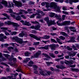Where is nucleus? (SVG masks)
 <instances>
[{"label":"nucleus","instance_id":"nucleus-1","mask_svg":"<svg viewBox=\"0 0 79 79\" xmlns=\"http://www.w3.org/2000/svg\"><path fill=\"white\" fill-rule=\"evenodd\" d=\"M19 13L15 14L16 15H17V16H18L15 19L17 21H20V20H21V19L19 15H22V14H23L24 13L26 14H27V13H28V12L27 11H25V10L21 9L19 10Z\"/></svg>","mask_w":79,"mask_h":79},{"label":"nucleus","instance_id":"nucleus-2","mask_svg":"<svg viewBox=\"0 0 79 79\" xmlns=\"http://www.w3.org/2000/svg\"><path fill=\"white\" fill-rule=\"evenodd\" d=\"M50 7L52 9H56L59 12H61L60 7H58L56 5V4L55 2H52L50 4Z\"/></svg>","mask_w":79,"mask_h":79},{"label":"nucleus","instance_id":"nucleus-3","mask_svg":"<svg viewBox=\"0 0 79 79\" xmlns=\"http://www.w3.org/2000/svg\"><path fill=\"white\" fill-rule=\"evenodd\" d=\"M12 40H14L16 42H18L19 44H26L27 43V41H23V40L21 38H19L18 37H14L12 38Z\"/></svg>","mask_w":79,"mask_h":79},{"label":"nucleus","instance_id":"nucleus-4","mask_svg":"<svg viewBox=\"0 0 79 79\" xmlns=\"http://www.w3.org/2000/svg\"><path fill=\"white\" fill-rule=\"evenodd\" d=\"M44 20L47 22V23L48 24V26H50V25H52V24H54V25L55 24L54 21H51L49 22V18L48 17L45 18L44 19Z\"/></svg>","mask_w":79,"mask_h":79},{"label":"nucleus","instance_id":"nucleus-5","mask_svg":"<svg viewBox=\"0 0 79 79\" xmlns=\"http://www.w3.org/2000/svg\"><path fill=\"white\" fill-rule=\"evenodd\" d=\"M61 21L59 20V21H58L57 22V24L58 26H64V25H69L70 24V21H65L64 22L60 23V21Z\"/></svg>","mask_w":79,"mask_h":79},{"label":"nucleus","instance_id":"nucleus-6","mask_svg":"<svg viewBox=\"0 0 79 79\" xmlns=\"http://www.w3.org/2000/svg\"><path fill=\"white\" fill-rule=\"evenodd\" d=\"M5 24H8V25H10V24H12V25L14 26H16V27H19V25H18L17 23H14L13 22H10V21H8L5 22Z\"/></svg>","mask_w":79,"mask_h":79},{"label":"nucleus","instance_id":"nucleus-7","mask_svg":"<svg viewBox=\"0 0 79 79\" xmlns=\"http://www.w3.org/2000/svg\"><path fill=\"white\" fill-rule=\"evenodd\" d=\"M29 35L31 37L37 40H40V39H43V38H42V37H38L37 36H36L32 34H30Z\"/></svg>","mask_w":79,"mask_h":79},{"label":"nucleus","instance_id":"nucleus-8","mask_svg":"<svg viewBox=\"0 0 79 79\" xmlns=\"http://www.w3.org/2000/svg\"><path fill=\"white\" fill-rule=\"evenodd\" d=\"M13 2L14 3L15 5H16L18 7L19 6H22L23 5L22 4V3L21 2V1H19V2L16 1L15 0H13Z\"/></svg>","mask_w":79,"mask_h":79},{"label":"nucleus","instance_id":"nucleus-9","mask_svg":"<svg viewBox=\"0 0 79 79\" xmlns=\"http://www.w3.org/2000/svg\"><path fill=\"white\" fill-rule=\"evenodd\" d=\"M2 3L5 6V7H7V8H10V7H11V4H9V5H7V2L5 1L2 0Z\"/></svg>","mask_w":79,"mask_h":79},{"label":"nucleus","instance_id":"nucleus-10","mask_svg":"<svg viewBox=\"0 0 79 79\" xmlns=\"http://www.w3.org/2000/svg\"><path fill=\"white\" fill-rule=\"evenodd\" d=\"M36 15H38V16L37 17V18L38 19H40V18H41V16H40V15L39 14H33L32 15H31L30 16V18H34V16Z\"/></svg>","mask_w":79,"mask_h":79},{"label":"nucleus","instance_id":"nucleus-11","mask_svg":"<svg viewBox=\"0 0 79 79\" xmlns=\"http://www.w3.org/2000/svg\"><path fill=\"white\" fill-rule=\"evenodd\" d=\"M75 38L73 37H72L71 38V40L67 41V42H76V41H75Z\"/></svg>","mask_w":79,"mask_h":79},{"label":"nucleus","instance_id":"nucleus-12","mask_svg":"<svg viewBox=\"0 0 79 79\" xmlns=\"http://www.w3.org/2000/svg\"><path fill=\"white\" fill-rule=\"evenodd\" d=\"M3 36H4V35L3 34H0V41L3 42L4 40V39L3 38Z\"/></svg>","mask_w":79,"mask_h":79},{"label":"nucleus","instance_id":"nucleus-13","mask_svg":"<svg viewBox=\"0 0 79 79\" xmlns=\"http://www.w3.org/2000/svg\"><path fill=\"white\" fill-rule=\"evenodd\" d=\"M40 73L43 76H47V74L45 73V72L43 71V69H41V71L40 72Z\"/></svg>","mask_w":79,"mask_h":79},{"label":"nucleus","instance_id":"nucleus-14","mask_svg":"<svg viewBox=\"0 0 79 79\" xmlns=\"http://www.w3.org/2000/svg\"><path fill=\"white\" fill-rule=\"evenodd\" d=\"M25 35V37H27V34H24L23 33H20L19 34V37H23V35Z\"/></svg>","mask_w":79,"mask_h":79},{"label":"nucleus","instance_id":"nucleus-15","mask_svg":"<svg viewBox=\"0 0 79 79\" xmlns=\"http://www.w3.org/2000/svg\"><path fill=\"white\" fill-rule=\"evenodd\" d=\"M23 25H25V26H31V24L29 23V22H25L23 23Z\"/></svg>","mask_w":79,"mask_h":79},{"label":"nucleus","instance_id":"nucleus-16","mask_svg":"<svg viewBox=\"0 0 79 79\" xmlns=\"http://www.w3.org/2000/svg\"><path fill=\"white\" fill-rule=\"evenodd\" d=\"M55 18H56V19H58L60 21H62V19H61V17L58 16V15H55Z\"/></svg>","mask_w":79,"mask_h":79},{"label":"nucleus","instance_id":"nucleus-17","mask_svg":"<svg viewBox=\"0 0 79 79\" xmlns=\"http://www.w3.org/2000/svg\"><path fill=\"white\" fill-rule=\"evenodd\" d=\"M69 2L70 3H71V2L77 3V2H79V0H70Z\"/></svg>","mask_w":79,"mask_h":79},{"label":"nucleus","instance_id":"nucleus-18","mask_svg":"<svg viewBox=\"0 0 79 79\" xmlns=\"http://www.w3.org/2000/svg\"><path fill=\"white\" fill-rule=\"evenodd\" d=\"M32 64H34V62L31 61L29 62V66L30 67H31L32 66Z\"/></svg>","mask_w":79,"mask_h":79},{"label":"nucleus","instance_id":"nucleus-19","mask_svg":"<svg viewBox=\"0 0 79 79\" xmlns=\"http://www.w3.org/2000/svg\"><path fill=\"white\" fill-rule=\"evenodd\" d=\"M69 55L70 56H74L76 55V53L74 52L71 53V52H69Z\"/></svg>","mask_w":79,"mask_h":79},{"label":"nucleus","instance_id":"nucleus-20","mask_svg":"<svg viewBox=\"0 0 79 79\" xmlns=\"http://www.w3.org/2000/svg\"><path fill=\"white\" fill-rule=\"evenodd\" d=\"M56 40L58 42L59 44H63V43L62 42H61V40L60 39H58V38H56Z\"/></svg>","mask_w":79,"mask_h":79},{"label":"nucleus","instance_id":"nucleus-21","mask_svg":"<svg viewBox=\"0 0 79 79\" xmlns=\"http://www.w3.org/2000/svg\"><path fill=\"white\" fill-rule=\"evenodd\" d=\"M40 27V25H37L35 27V29L38 30Z\"/></svg>","mask_w":79,"mask_h":79},{"label":"nucleus","instance_id":"nucleus-22","mask_svg":"<svg viewBox=\"0 0 79 79\" xmlns=\"http://www.w3.org/2000/svg\"><path fill=\"white\" fill-rule=\"evenodd\" d=\"M43 55H44L45 57L46 58H50V57L48 56L47 54H46L44 53L42 54Z\"/></svg>","mask_w":79,"mask_h":79},{"label":"nucleus","instance_id":"nucleus-23","mask_svg":"<svg viewBox=\"0 0 79 79\" xmlns=\"http://www.w3.org/2000/svg\"><path fill=\"white\" fill-rule=\"evenodd\" d=\"M63 59H64V57H62L61 58L56 59L55 60V61H58V62L60 60H63Z\"/></svg>","mask_w":79,"mask_h":79},{"label":"nucleus","instance_id":"nucleus-24","mask_svg":"<svg viewBox=\"0 0 79 79\" xmlns=\"http://www.w3.org/2000/svg\"><path fill=\"white\" fill-rule=\"evenodd\" d=\"M41 54V52L40 51H39L38 52L36 53V55L37 56L36 57H37L39 55H40Z\"/></svg>","mask_w":79,"mask_h":79},{"label":"nucleus","instance_id":"nucleus-25","mask_svg":"<svg viewBox=\"0 0 79 79\" xmlns=\"http://www.w3.org/2000/svg\"><path fill=\"white\" fill-rule=\"evenodd\" d=\"M55 15V14L53 13H50V16L51 18H53Z\"/></svg>","mask_w":79,"mask_h":79},{"label":"nucleus","instance_id":"nucleus-26","mask_svg":"<svg viewBox=\"0 0 79 79\" xmlns=\"http://www.w3.org/2000/svg\"><path fill=\"white\" fill-rule=\"evenodd\" d=\"M44 38L45 39H48L50 38V36L45 35L44 36Z\"/></svg>","mask_w":79,"mask_h":79},{"label":"nucleus","instance_id":"nucleus-27","mask_svg":"<svg viewBox=\"0 0 79 79\" xmlns=\"http://www.w3.org/2000/svg\"><path fill=\"white\" fill-rule=\"evenodd\" d=\"M4 56H5V57L6 58V59H8V58L9 56H10V55L8 54H4Z\"/></svg>","mask_w":79,"mask_h":79},{"label":"nucleus","instance_id":"nucleus-28","mask_svg":"<svg viewBox=\"0 0 79 79\" xmlns=\"http://www.w3.org/2000/svg\"><path fill=\"white\" fill-rule=\"evenodd\" d=\"M16 34H17V32H16V31L12 32L11 33V35H16Z\"/></svg>","mask_w":79,"mask_h":79},{"label":"nucleus","instance_id":"nucleus-29","mask_svg":"<svg viewBox=\"0 0 79 79\" xmlns=\"http://www.w3.org/2000/svg\"><path fill=\"white\" fill-rule=\"evenodd\" d=\"M60 35H66V33L64 32H60Z\"/></svg>","mask_w":79,"mask_h":79},{"label":"nucleus","instance_id":"nucleus-30","mask_svg":"<svg viewBox=\"0 0 79 79\" xmlns=\"http://www.w3.org/2000/svg\"><path fill=\"white\" fill-rule=\"evenodd\" d=\"M49 55L51 56L52 57V58H55V56L53 55V54L52 53H50Z\"/></svg>","mask_w":79,"mask_h":79},{"label":"nucleus","instance_id":"nucleus-31","mask_svg":"<svg viewBox=\"0 0 79 79\" xmlns=\"http://www.w3.org/2000/svg\"><path fill=\"white\" fill-rule=\"evenodd\" d=\"M25 55L26 56H29V55H30V53L27 52L25 53Z\"/></svg>","mask_w":79,"mask_h":79},{"label":"nucleus","instance_id":"nucleus-32","mask_svg":"<svg viewBox=\"0 0 79 79\" xmlns=\"http://www.w3.org/2000/svg\"><path fill=\"white\" fill-rule=\"evenodd\" d=\"M45 4L46 5V8H49L50 7V6L48 5V2H45Z\"/></svg>","mask_w":79,"mask_h":79},{"label":"nucleus","instance_id":"nucleus-33","mask_svg":"<svg viewBox=\"0 0 79 79\" xmlns=\"http://www.w3.org/2000/svg\"><path fill=\"white\" fill-rule=\"evenodd\" d=\"M59 38L60 39H61V40H64L65 39V38H64V37L63 36H60L59 37Z\"/></svg>","mask_w":79,"mask_h":79},{"label":"nucleus","instance_id":"nucleus-34","mask_svg":"<svg viewBox=\"0 0 79 79\" xmlns=\"http://www.w3.org/2000/svg\"><path fill=\"white\" fill-rule=\"evenodd\" d=\"M41 48H43L45 50H47L48 49V47L47 46H45L44 47H41Z\"/></svg>","mask_w":79,"mask_h":79},{"label":"nucleus","instance_id":"nucleus-35","mask_svg":"<svg viewBox=\"0 0 79 79\" xmlns=\"http://www.w3.org/2000/svg\"><path fill=\"white\" fill-rule=\"evenodd\" d=\"M56 68H59V69H63V67L62 66H60L59 65H57L56 66Z\"/></svg>","mask_w":79,"mask_h":79},{"label":"nucleus","instance_id":"nucleus-36","mask_svg":"<svg viewBox=\"0 0 79 79\" xmlns=\"http://www.w3.org/2000/svg\"><path fill=\"white\" fill-rule=\"evenodd\" d=\"M46 63L48 66H50V64H53V62H47Z\"/></svg>","mask_w":79,"mask_h":79},{"label":"nucleus","instance_id":"nucleus-37","mask_svg":"<svg viewBox=\"0 0 79 79\" xmlns=\"http://www.w3.org/2000/svg\"><path fill=\"white\" fill-rule=\"evenodd\" d=\"M51 40L52 42H54V43H57V42L55 40L53 39H51Z\"/></svg>","mask_w":79,"mask_h":79},{"label":"nucleus","instance_id":"nucleus-38","mask_svg":"<svg viewBox=\"0 0 79 79\" xmlns=\"http://www.w3.org/2000/svg\"><path fill=\"white\" fill-rule=\"evenodd\" d=\"M39 42H35L34 43V44L35 45H39Z\"/></svg>","mask_w":79,"mask_h":79},{"label":"nucleus","instance_id":"nucleus-39","mask_svg":"<svg viewBox=\"0 0 79 79\" xmlns=\"http://www.w3.org/2000/svg\"><path fill=\"white\" fill-rule=\"evenodd\" d=\"M1 29H3V30H8V28L6 27H1Z\"/></svg>","mask_w":79,"mask_h":79},{"label":"nucleus","instance_id":"nucleus-40","mask_svg":"<svg viewBox=\"0 0 79 79\" xmlns=\"http://www.w3.org/2000/svg\"><path fill=\"white\" fill-rule=\"evenodd\" d=\"M27 11H28V12H30L29 13L30 14L31 13H32V12H31V11H32V9H28L27 10Z\"/></svg>","mask_w":79,"mask_h":79},{"label":"nucleus","instance_id":"nucleus-41","mask_svg":"<svg viewBox=\"0 0 79 79\" xmlns=\"http://www.w3.org/2000/svg\"><path fill=\"white\" fill-rule=\"evenodd\" d=\"M29 50L30 51H32V50H35V48H29Z\"/></svg>","mask_w":79,"mask_h":79},{"label":"nucleus","instance_id":"nucleus-42","mask_svg":"<svg viewBox=\"0 0 79 79\" xmlns=\"http://www.w3.org/2000/svg\"><path fill=\"white\" fill-rule=\"evenodd\" d=\"M31 23H32L33 24H37V23H38V22L36 21L35 22L31 21Z\"/></svg>","mask_w":79,"mask_h":79},{"label":"nucleus","instance_id":"nucleus-43","mask_svg":"<svg viewBox=\"0 0 79 79\" xmlns=\"http://www.w3.org/2000/svg\"><path fill=\"white\" fill-rule=\"evenodd\" d=\"M26 60H25V61H27H27H29V60H30L31 59H30V58H26Z\"/></svg>","mask_w":79,"mask_h":79},{"label":"nucleus","instance_id":"nucleus-44","mask_svg":"<svg viewBox=\"0 0 79 79\" xmlns=\"http://www.w3.org/2000/svg\"><path fill=\"white\" fill-rule=\"evenodd\" d=\"M16 71H17V72H21V70L20 69H18L17 70H16Z\"/></svg>","mask_w":79,"mask_h":79},{"label":"nucleus","instance_id":"nucleus-45","mask_svg":"<svg viewBox=\"0 0 79 79\" xmlns=\"http://www.w3.org/2000/svg\"><path fill=\"white\" fill-rule=\"evenodd\" d=\"M67 48L69 50H72L73 49H72V48H69V47L68 46Z\"/></svg>","mask_w":79,"mask_h":79},{"label":"nucleus","instance_id":"nucleus-46","mask_svg":"<svg viewBox=\"0 0 79 79\" xmlns=\"http://www.w3.org/2000/svg\"><path fill=\"white\" fill-rule=\"evenodd\" d=\"M5 34L6 35H10V34L7 32H5Z\"/></svg>","mask_w":79,"mask_h":79},{"label":"nucleus","instance_id":"nucleus-47","mask_svg":"<svg viewBox=\"0 0 79 79\" xmlns=\"http://www.w3.org/2000/svg\"><path fill=\"white\" fill-rule=\"evenodd\" d=\"M62 19H63V20H64V18H65V17H66V16L64 15H63L62 16Z\"/></svg>","mask_w":79,"mask_h":79},{"label":"nucleus","instance_id":"nucleus-48","mask_svg":"<svg viewBox=\"0 0 79 79\" xmlns=\"http://www.w3.org/2000/svg\"><path fill=\"white\" fill-rule=\"evenodd\" d=\"M47 2H43L41 3V5L42 6H44L45 5V3H47Z\"/></svg>","mask_w":79,"mask_h":79},{"label":"nucleus","instance_id":"nucleus-49","mask_svg":"<svg viewBox=\"0 0 79 79\" xmlns=\"http://www.w3.org/2000/svg\"><path fill=\"white\" fill-rule=\"evenodd\" d=\"M74 71H76V72H78L79 71V69H74Z\"/></svg>","mask_w":79,"mask_h":79},{"label":"nucleus","instance_id":"nucleus-50","mask_svg":"<svg viewBox=\"0 0 79 79\" xmlns=\"http://www.w3.org/2000/svg\"><path fill=\"white\" fill-rule=\"evenodd\" d=\"M10 16H12L13 18H15V15H13L12 14H10Z\"/></svg>","mask_w":79,"mask_h":79},{"label":"nucleus","instance_id":"nucleus-51","mask_svg":"<svg viewBox=\"0 0 79 79\" xmlns=\"http://www.w3.org/2000/svg\"><path fill=\"white\" fill-rule=\"evenodd\" d=\"M21 16L22 17V18H24V19H26V17L24 15H21Z\"/></svg>","mask_w":79,"mask_h":79},{"label":"nucleus","instance_id":"nucleus-52","mask_svg":"<svg viewBox=\"0 0 79 79\" xmlns=\"http://www.w3.org/2000/svg\"><path fill=\"white\" fill-rule=\"evenodd\" d=\"M4 25V24L3 23H0V27H1V26H3Z\"/></svg>","mask_w":79,"mask_h":79},{"label":"nucleus","instance_id":"nucleus-53","mask_svg":"<svg viewBox=\"0 0 79 79\" xmlns=\"http://www.w3.org/2000/svg\"><path fill=\"white\" fill-rule=\"evenodd\" d=\"M2 15H3V16H7V14L5 13H4L2 14Z\"/></svg>","mask_w":79,"mask_h":79},{"label":"nucleus","instance_id":"nucleus-54","mask_svg":"<svg viewBox=\"0 0 79 79\" xmlns=\"http://www.w3.org/2000/svg\"><path fill=\"white\" fill-rule=\"evenodd\" d=\"M56 34L55 33H51V35H52V36H53L54 35H56Z\"/></svg>","mask_w":79,"mask_h":79},{"label":"nucleus","instance_id":"nucleus-55","mask_svg":"<svg viewBox=\"0 0 79 79\" xmlns=\"http://www.w3.org/2000/svg\"><path fill=\"white\" fill-rule=\"evenodd\" d=\"M62 13L63 14H65V15H66V14H67V12L65 11H63Z\"/></svg>","mask_w":79,"mask_h":79},{"label":"nucleus","instance_id":"nucleus-56","mask_svg":"<svg viewBox=\"0 0 79 79\" xmlns=\"http://www.w3.org/2000/svg\"><path fill=\"white\" fill-rule=\"evenodd\" d=\"M63 10H66V7L64 6L63 8Z\"/></svg>","mask_w":79,"mask_h":79},{"label":"nucleus","instance_id":"nucleus-57","mask_svg":"<svg viewBox=\"0 0 79 79\" xmlns=\"http://www.w3.org/2000/svg\"><path fill=\"white\" fill-rule=\"evenodd\" d=\"M0 19H2L3 20H5V19H6V18H5V17H4V18H2Z\"/></svg>","mask_w":79,"mask_h":79},{"label":"nucleus","instance_id":"nucleus-58","mask_svg":"<svg viewBox=\"0 0 79 79\" xmlns=\"http://www.w3.org/2000/svg\"><path fill=\"white\" fill-rule=\"evenodd\" d=\"M13 12V10L11 9H10L9 11V12L10 13H12Z\"/></svg>","mask_w":79,"mask_h":79},{"label":"nucleus","instance_id":"nucleus-59","mask_svg":"<svg viewBox=\"0 0 79 79\" xmlns=\"http://www.w3.org/2000/svg\"><path fill=\"white\" fill-rule=\"evenodd\" d=\"M30 27L31 28V29H35V27H34V26H31Z\"/></svg>","mask_w":79,"mask_h":79},{"label":"nucleus","instance_id":"nucleus-60","mask_svg":"<svg viewBox=\"0 0 79 79\" xmlns=\"http://www.w3.org/2000/svg\"><path fill=\"white\" fill-rule=\"evenodd\" d=\"M73 48L74 50H77L76 49V47L74 46H73Z\"/></svg>","mask_w":79,"mask_h":79},{"label":"nucleus","instance_id":"nucleus-61","mask_svg":"<svg viewBox=\"0 0 79 79\" xmlns=\"http://www.w3.org/2000/svg\"><path fill=\"white\" fill-rule=\"evenodd\" d=\"M51 71H54V69H53V68L52 67H51Z\"/></svg>","mask_w":79,"mask_h":79},{"label":"nucleus","instance_id":"nucleus-62","mask_svg":"<svg viewBox=\"0 0 79 79\" xmlns=\"http://www.w3.org/2000/svg\"><path fill=\"white\" fill-rule=\"evenodd\" d=\"M33 67L34 68H36V69H37V66L36 65H34Z\"/></svg>","mask_w":79,"mask_h":79},{"label":"nucleus","instance_id":"nucleus-63","mask_svg":"<svg viewBox=\"0 0 79 79\" xmlns=\"http://www.w3.org/2000/svg\"><path fill=\"white\" fill-rule=\"evenodd\" d=\"M13 60H14V61H16V58H13Z\"/></svg>","mask_w":79,"mask_h":79},{"label":"nucleus","instance_id":"nucleus-64","mask_svg":"<svg viewBox=\"0 0 79 79\" xmlns=\"http://www.w3.org/2000/svg\"><path fill=\"white\" fill-rule=\"evenodd\" d=\"M55 53L56 54H58V51H56L55 52Z\"/></svg>","mask_w":79,"mask_h":79}]
</instances>
